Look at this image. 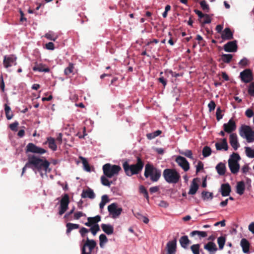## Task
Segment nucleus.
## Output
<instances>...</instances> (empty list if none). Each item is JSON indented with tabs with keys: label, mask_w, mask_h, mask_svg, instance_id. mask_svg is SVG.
<instances>
[{
	"label": "nucleus",
	"mask_w": 254,
	"mask_h": 254,
	"mask_svg": "<svg viewBox=\"0 0 254 254\" xmlns=\"http://www.w3.org/2000/svg\"><path fill=\"white\" fill-rule=\"evenodd\" d=\"M30 162L31 165V169L35 173L39 172L43 178L44 175H46L47 172L51 171L49 168L50 163L45 158H40L35 155H28Z\"/></svg>",
	"instance_id": "nucleus-1"
},
{
	"label": "nucleus",
	"mask_w": 254,
	"mask_h": 254,
	"mask_svg": "<svg viewBox=\"0 0 254 254\" xmlns=\"http://www.w3.org/2000/svg\"><path fill=\"white\" fill-rule=\"evenodd\" d=\"M143 166L144 163L139 157H137L136 164L129 165L127 161H125L123 164L126 174L129 177L139 173L142 171Z\"/></svg>",
	"instance_id": "nucleus-2"
},
{
	"label": "nucleus",
	"mask_w": 254,
	"mask_h": 254,
	"mask_svg": "<svg viewBox=\"0 0 254 254\" xmlns=\"http://www.w3.org/2000/svg\"><path fill=\"white\" fill-rule=\"evenodd\" d=\"M144 176L150 178L153 182H157L161 176V171L155 167L153 165L148 163L145 166Z\"/></svg>",
	"instance_id": "nucleus-3"
},
{
	"label": "nucleus",
	"mask_w": 254,
	"mask_h": 254,
	"mask_svg": "<svg viewBox=\"0 0 254 254\" xmlns=\"http://www.w3.org/2000/svg\"><path fill=\"white\" fill-rule=\"evenodd\" d=\"M163 177L165 181L169 184H176L180 180L181 176L174 169H165L163 172Z\"/></svg>",
	"instance_id": "nucleus-4"
},
{
	"label": "nucleus",
	"mask_w": 254,
	"mask_h": 254,
	"mask_svg": "<svg viewBox=\"0 0 254 254\" xmlns=\"http://www.w3.org/2000/svg\"><path fill=\"white\" fill-rule=\"evenodd\" d=\"M102 169L104 175L108 178H111L114 176H117L122 168L119 165L107 163L103 166Z\"/></svg>",
	"instance_id": "nucleus-5"
},
{
	"label": "nucleus",
	"mask_w": 254,
	"mask_h": 254,
	"mask_svg": "<svg viewBox=\"0 0 254 254\" xmlns=\"http://www.w3.org/2000/svg\"><path fill=\"white\" fill-rule=\"evenodd\" d=\"M241 157L237 153H233L228 160V166L232 174H236L240 170L239 161Z\"/></svg>",
	"instance_id": "nucleus-6"
},
{
	"label": "nucleus",
	"mask_w": 254,
	"mask_h": 254,
	"mask_svg": "<svg viewBox=\"0 0 254 254\" xmlns=\"http://www.w3.org/2000/svg\"><path fill=\"white\" fill-rule=\"evenodd\" d=\"M240 136L245 138L247 141L251 143L254 141V131L250 126L243 125L239 129Z\"/></svg>",
	"instance_id": "nucleus-7"
},
{
	"label": "nucleus",
	"mask_w": 254,
	"mask_h": 254,
	"mask_svg": "<svg viewBox=\"0 0 254 254\" xmlns=\"http://www.w3.org/2000/svg\"><path fill=\"white\" fill-rule=\"evenodd\" d=\"M96 246V243L94 240H90L87 237L85 243L81 248V254H91Z\"/></svg>",
	"instance_id": "nucleus-8"
},
{
	"label": "nucleus",
	"mask_w": 254,
	"mask_h": 254,
	"mask_svg": "<svg viewBox=\"0 0 254 254\" xmlns=\"http://www.w3.org/2000/svg\"><path fill=\"white\" fill-rule=\"evenodd\" d=\"M108 210L111 217L116 219L119 217L123 211L121 207H118L116 203H113L108 206Z\"/></svg>",
	"instance_id": "nucleus-9"
},
{
	"label": "nucleus",
	"mask_w": 254,
	"mask_h": 254,
	"mask_svg": "<svg viewBox=\"0 0 254 254\" xmlns=\"http://www.w3.org/2000/svg\"><path fill=\"white\" fill-rule=\"evenodd\" d=\"M25 152L28 153L29 152L35 154L42 155L47 152V150L43 148L36 146L33 143H29L26 146Z\"/></svg>",
	"instance_id": "nucleus-10"
},
{
	"label": "nucleus",
	"mask_w": 254,
	"mask_h": 254,
	"mask_svg": "<svg viewBox=\"0 0 254 254\" xmlns=\"http://www.w3.org/2000/svg\"><path fill=\"white\" fill-rule=\"evenodd\" d=\"M69 203V196L65 193L63 195L60 201V205L59 208V214L62 215L68 209Z\"/></svg>",
	"instance_id": "nucleus-11"
},
{
	"label": "nucleus",
	"mask_w": 254,
	"mask_h": 254,
	"mask_svg": "<svg viewBox=\"0 0 254 254\" xmlns=\"http://www.w3.org/2000/svg\"><path fill=\"white\" fill-rule=\"evenodd\" d=\"M16 59L17 58L14 55L5 56L3 61L4 67L7 68L13 65H16Z\"/></svg>",
	"instance_id": "nucleus-12"
},
{
	"label": "nucleus",
	"mask_w": 254,
	"mask_h": 254,
	"mask_svg": "<svg viewBox=\"0 0 254 254\" xmlns=\"http://www.w3.org/2000/svg\"><path fill=\"white\" fill-rule=\"evenodd\" d=\"M241 80L244 83L250 82L253 80L252 72L250 69H246L240 72Z\"/></svg>",
	"instance_id": "nucleus-13"
},
{
	"label": "nucleus",
	"mask_w": 254,
	"mask_h": 254,
	"mask_svg": "<svg viewBox=\"0 0 254 254\" xmlns=\"http://www.w3.org/2000/svg\"><path fill=\"white\" fill-rule=\"evenodd\" d=\"M175 161L184 171H188L190 169V164L185 157L178 156L176 157Z\"/></svg>",
	"instance_id": "nucleus-14"
},
{
	"label": "nucleus",
	"mask_w": 254,
	"mask_h": 254,
	"mask_svg": "<svg viewBox=\"0 0 254 254\" xmlns=\"http://www.w3.org/2000/svg\"><path fill=\"white\" fill-rule=\"evenodd\" d=\"M176 239L168 242L166 245V249L167 251V254H175L176 252Z\"/></svg>",
	"instance_id": "nucleus-15"
},
{
	"label": "nucleus",
	"mask_w": 254,
	"mask_h": 254,
	"mask_svg": "<svg viewBox=\"0 0 254 254\" xmlns=\"http://www.w3.org/2000/svg\"><path fill=\"white\" fill-rule=\"evenodd\" d=\"M224 130L227 133H231L236 129L235 122L232 119L229 120L228 122L223 125Z\"/></svg>",
	"instance_id": "nucleus-16"
},
{
	"label": "nucleus",
	"mask_w": 254,
	"mask_h": 254,
	"mask_svg": "<svg viewBox=\"0 0 254 254\" xmlns=\"http://www.w3.org/2000/svg\"><path fill=\"white\" fill-rule=\"evenodd\" d=\"M224 50L227 52H234L237 50L236 41H230L224 45Z\"/></svg>",
	"instance_id": "nucleus-17"
},
{
	"label": "nucleus",
	"mask_w": 254,
	"mask_h": 254,
	"mask_svg": "<svg viewBox=\"0 0 254 254\" xmlns=\"http://www.w3.org/2000/svg\"><path fill=\"white\" fill-rule=\"evenodd\" d=\"M229 142L231 146L235 150H237L240 147V144L238 142V136L236 133H231L229 136Z\"/></svg>",
	"instance_id": "nucleus-18"
},
{
	"label": "nucleus",
	"mask_w": 254,
	"mask_h": 254,
	"mask_svg": "<svg viewBox=\"0 0 254 254\" xmlns=\"http://www.w3.org/2000/svg\"><path fill=\"white\" fill-rule=\"evenodd\" d=\"M219 191L221 192V195L223 196H227L229 195L231 191L230 185L228 183L222 184L219 190Z\"/></svg>",
	"instance_id": "nucleus-19"
},
{
	"label": "nucleus",
	"mask_w": 254,
	"mask_h": 254,
	"mask_svg": "<svg viewBox=\"0 0 254 254\" xmlns=\"http://www.w3.org/2000/svg\"><path fill=\"white\" fill-rule=\"evenodd\" d=\"M81 196L82 198L94 199L95 197V194L91 189L88 188L87 189L82 190Z\"/></svg>",
	"instance_id": "nucleus-20"
},
{
	"label": "nucleus",
	"mask_w": 254,
	"mask_h": 254,
	"mask_svg": "<svg viewBox=\"0 0 254 254\" xmlns=\"http://www.w3.org/2000/svg\"><path fill=\"white\" fill-rule=\"evenodd\" d=\"M215 147L217 150H224L225 151H227L228 149L227 139L224 138L222 139L221 142H216L215 143Z\"/></svg>",
	"instance_id": "nucleus-21"
},
{
	"label": "nucleus",
	"mask_w": 254,
	"mask_h": 254,
	"mask_svg": "<svg viewBox=\"0 0 254 254\" xmlns=\"http://www.w3.org/2000/svg\"><path fill=\"white\" fill-rule=\"evenodd\" d=\"M204 249L208 251L210 254H214L217 251L216 244L212 242H209L204 246Z\"/></svg>",
	"instance_id": "nucleus-22"
},
{
	"label": "nucleus",
	"mask_w": 254,
	"mask_h": 254,
	"mask_svg": "<svg viewBox=\"0 0 254 254\" xmlns=\"http://www.w3.org/2000/svg\"><path fill=\"white\" fill-rule=\"evenodd\" d=\"M102 230L107 235H112L114 232V227L110 224H102L101 225Z\"/></svg>",
	"instance_id": "nucleus-23"
},
{
	"label": "nucleus",
	"mask_w": 254,
	"mask_h": 254,
	"mask_svg": "<svg viewBox=\"0 0 254 254\" xmlns=\"http://www.w3.org/2000/svg\"><path fill=\"white\" fill-rule=\"evenodd\" d=\"M233 33L229 28H225L221 35V38L224 40H230L233 39Z\"/></svg>",
	"instance_id": "nucleus-24"
},
{
	"label": "nucleus",
	"mask_w": 254,
	"mask_h": 254,
	"mask_svg": "<svg viewBox=\"0 0 254 254\" xmlns=\"http://www.w3.org/2000/svg\"><path fill=\"white\" fill-rule=\"evenodd\" d=\"M181 247L186 249L188 248L189 245L190 243V241L186 235L181 237L179 240Z\"/></svg>",
	"instance_id": "nucleus-25"
},
{
	"label": "nucleus",
	"mask_w": 254,
	"mask_h": 254,
	"mask_svg": "<svg viewBox=\"0 0 254 254\" xmlns=\"http://www.w3.org/2000/svg\"><path fill=\"white\" fill-rule=\"evenodd\" d=\"M236 192L239 195L244 194L245 190V184L244 181H240L237 183Z\"/></svg>",
	"instance_id": "nucleus-26"
},
{
	"label": "nucleus",
	"mask_w": 254,
	"mask_h": 254,
	"mask_svg": "<svg viewBox=\"0 0 254 254\" xmlns=\"http://www.w3.org/2000/svg\"><path fill=\"white\" fill-rule=\"evenodd\" d=\"M240 245L244 253H248L249 252L250 243L246 239L243 238L241 240Z\"/></svg>",
	"instance_id": "nucleus-27"
},
{
	"label": "nucleus",
	"mask_w": 254,
	"mask_h": 254,
	"mask_svg": "<svg viewBox=\"0 0 254 254\" xmlns=\"http://www.w3.org/2000/svg\"><path fill=\"white\" fill-rule=\"evenodd\" d=\"M46 143H48L49 147L53 151H56L57 150V146L55 140L53 137H48Z\"/></svg>",
	"instance_id": "nucleus-28"
},
{
	"label": "nucleus",
	"mask_w": 254,
	"mask_h": 254,
	"mask_svg": "<svg viewBox=\"0 0 254 254\" xmlns=\"http://www.w3.org/2000/svg\"><path fill=\"white\" fill-rule=\"evenodd\" d=\"M198 185L195 182V179H193L190 184V189L188 193L191 195L195 194L198 190Z\"/></svg>",
	"instance_id": "nucleus-29"
},
{
	"label": "nucleus",
	"mask_w": 254,
	"mask_h": 254,
	"mask_svg": "<svg viewBox=\"0 0 254 254\" xmlns=\"http://www.w3.org/2000/svg\"><path fill=\"white\" fill-rule=\"evenodd\" d=\"M216 170L219 175H224L226 171V166L225 164L222 162L218 163L216 166Z\"/></svg>",
	"instance_id": "nucleus-30"
},
{
	"label": "nucleus",
	"mask_w": 254,
	"mask_h": 254,
	"mask_svg": "<svg viewBox=\"0 0 254 254\" xmlns=\"http://www.w3.org/2000/svg\"><path fill=\"white\" fill-rule=\"evenodd\" d=\"M195 235H197L199 239H201L202 238H205L207 236V233L205 231H193L190 233V236L191 237H193Z\"/></svg>",
	"instance_id": "nucleus-31"
},
{
	"label": "nucleus",
	"mask_w": 254,
	"mask_h": 254,
	"mask_svg": "<svg viewBox=\"0 0 254 254\" xmlns=\"http://www.w3.org/2000/svg\"><path fill=\"white\" fill-rule=\"evenodd\" d=\"M134 216L138 220L142 221L144 223L147 224L149 222V219L146 216H143L140 212H136L134 213Z\"/></svg>",
	"instance_id": "nucleus-32"
},
{
	"label": "nucleus",
	"mask_w": 254,
	"mask_h": 254,
	"mask_svg": "<svg viewBox=\"0 0 254 254\" xmlns=\"http://www.w3.org/2000/svg\"><path fill=\"white\" fill-rule=\"evenodd\" d=\"M99 245L101 248H104L105 245L108 242V239L106 236L102 234L99 236Z\"/></svg>",
	"instance_id": "nucleus-33"
},
{
	"label": "nucleus",
	"mask_w": 254,
	"mask_h": 254,
	"mask_svg": "<svg viewBox=\"0 0 254 254\" xmlns=\"http://www.w3.org/2000/svg\"><path fill=\"white\" fill-rule=\"evenodd\" d=\"M66 233H69L71 230L73 229H78L79 227V225L77 224H73L71 223H67L66 225Z\"/></svg>",
	"instance_id": "nucleus-34"
},
{
	"label": "nucleus",
	"mask_w": 254,
	"mask_h": 254,
	"mask_svg": "<svg viewBox=\"0 0 254 254\" xmlns=\"http://www.w3.org/2000/svg\"><path fill=\"white\" fill-rule=\"evenodd\" d=\"M201 196L204 200H211L213 198V193L206 191H203L201 193Z\"/></svg>",
	"instance_id": "nucleus-35"
},
{
	"label": "nucleus",
	"mask_w": 254,
	"mask_h": 254,
	"mask_svg": "<svg viewBox=\"0 0 254 254\" xmlns=\"http://www.w3.org/2000/svg\"><path fill=\"white\" fill-rule=\"evenodd\" d=\"M212 152L211 149L208 146H204L202 151V153L204 157H207L209 156Z\"/></svg>",
	"instance_id": "nucleus-36"
},
{
	"label": "nucleus",
	"mask_w": 254,
	"mask_h": 254,
	"mask_svg": "<svg viewBox=\"0 0 254 254\" xmlns=\"http://www.w3.org/2000/svg\"><path fill=\"white\" fill-rule=\"evenodd\" d=\"M162 131L160 130H156L153 132L149 133L146 134V137L148 139H152L158 136L161 133Z\"/></svg>",
	"instance_id": "nucleus-37"
},
{
	"label": "nucleus",
	"mask_w": 254,
	"mask_h": 254,
	"mask_svg": "<svg viewBox=\"0 0 254 254\" xmlns=\"http://www.w3.org/2000/svg\"><path fill=\"white\" fill-rule=\"evenodd\" d=\"M33 70L34 71H38L39 72H49L50 71V69L48 67L44 68L42 65H40L38 66H35L33 67Z\"/></svg>",
	"instance_id": "nucleus-38"
},
{
	"label": "nucleus",
	"mask_w": 254,
	"mask_h": 254,
	"mask_svg": "<svg viewBox=\"0 0 254 254\" xmlns=\"http://www.w3.org/2000/svg\"><path fill=\"white\" fill-rule=\"evenodd\" d=\"M4 111L7 119L10 120L13 117V114L10 113L11 109L7 104L4 105Z\"/></svg>",
	"instance_id": "nucleus-39"
},
{
	"label": "nucleus",
	"mask_w": 254,
	"mask_h": 254,
	"mask_svg": "<svg viewBox=\"0 0 254 254\" xmlns=\"http://www.w3.org/2000/svg\"><path fill=\"white\" fill-rule=\"evenodd\" d=\"M108 177H107L104 175L102 176L101 177V182L103 185L105 186L110 187L112 183V181H109L108 179Z\"/></svg>",
	"instance_id": "nucleus-40"
},
{
	"label": "nucleus",
	"mask_w": 254,
	"mask_h": 254,
	"mask_svg": "<svg viewBox=\"0 0 254 254\" xmlns=\"http://www.w3.org/2000/svg\"><path fill=\"white\" fill-rule=\"evenodd\" d=\"M45 37L49 40L56 41L58 38V36L55 35L53 32L49 31L45 34Z\"/></svg>",
	"instance_id": "nucleus-41"
},
{
	"label": "nucleus",
	"mask_w": 254,
	"mask_h": 254,
	"mask_svg": "<svg viewBox=\"0 0 254 254\" xmlns=\"http://www.w3.org/2000/svg\"><path fill=\"white\" fill-rule=\"evenodd\" d=\"M180 153L192 160L194 159L192 151L190 150L187 149L185 151H180Z\"/></svg>",
	"instance_id": "nucleus-42"
},
{
	"label": "nucleus",
	"mask_w": 254,
	"mask_h": 254,
	"mask_svg": "<svg viewBox=\"0 0 254 254\" xmlns=\"http://www.w3.org/2000/svg\"><path fill=\"white\" fill-rule=\"evenodd\" d=\"M245 148L247 156L250 158H254V150L250 147H245Z\"/></svg>",
	"instance_id": "nucleus-43"
},
{
	"label": "nucleus",
	"mask_w": 254,
	"mask_h": 254,
	"mask_svg": "<svg viewBox=\"0 0 254 254\" xmlns=\"http://www.w3.org/2000/svg\"><path fill=\"white\" fill-rule=\"evenodd\" d=\"M226 239L223 236H221L218 238L217 243L219 245V248L220 250L223 249L224 246L225 244Z\"/></svg>",
	"instance_id": "nucleus-44"
},
{
	"label": "nucleus",
	"mask_w": 254,
	"mask_h": 254,
	"mask_svg": "<svg viewBox=\"0 0 254 254\" xmlns=\"http://www.w3.org/2000/svg\"><path fill=\"white\" fill-rule=\"evenodd\" d=\"M233 56L231 54H223L221 60L225 63H229L232 59Z\"/></svg>",
	"instance_id": "nucleus-45"
},
{
	"label": "nucleus",
	"mask_w": 254,
	"mask_h": 254,
	"mask_svg": "<svg viewBox=\"0 0 254 254\" xmlns=\"http://www.w3.org/2000/svg\"><path fill=\"white\" fill-rule=\"evenodd\" d=\"M87 220L91 221V223L93 225L97 224V223L100 221L101 217L99 215H96L95 217H88Z\"/></svg>",
	"instance_id": "nucleus-46"
},
{
	"label": "nucleus",
	"mask_w": 254,
	"mask_h": 254,
	"mask_svg": "<svg viewBox=\"0 0 254 254\" xmlns=\"http://www.w3.org/2000/svg\"><path fill=\"white\" fill-rule=\"evenodd\" d=\"M80 158L82 160V162L84 167V169L87 172H90V167L87 160L83 157H80Z\"/></svg>",
	"instance_id": "nucleus-47"
},
{
	"label": "nucleus",
	"mask_w": 254,
	"mask_h": 254,
	"mask_svg": "<svg viewBox=\"0 0 254 254\" xmlns=\"http://www.w3.org/2000/svg\"><path fill=\"white\" fill-rule=\"evenodd\" d=\"M250 64V61L249 60L244 57L239 62V65L240 66L242 67H245L247 66H248Z\"/></svg>",
	"instance_id": "nucleus-48"
},
{
	"label": "nucleus",
	"mask_w": 254,
	"mask_h": 254,
	"mask_svg": "<svg viewBox=\"0 0 254 254\" xmlns=\"http://www.w3.org/2000/svg\"><path fill=\"white\" fill-rule=\"evenodd\" d=\"M74 65L73 64L69 63L68 66L64 69V73L66 75H68L73 72Z\"/></svg>",
	"instance_id": "nucleus-49"
},
{
	"label": "nucleus",
	"mask_w": 254,
	"mask_h": 254,
	"mask_svg": "<svg viewBox=\"0 0 254 254\" xmlns=\"http://www.w3.org/2000/svg\"><path fill=\"white\" fill-rule=\"evenodd\" d=\"M90 231L93 236H95L97 233L100 231V227L98 224H94L90 228Z\"/></svg>",
	"instance_id": "nucleus-50"
},
{
	"label": "nucleus",
	"mask_w": 254,
	"mask_h": 254,
	"mask_svg": "<svg viewBox=\"0 0 254 254\" xmlns=\"http://www.w3.org/2000/svg\"><path fill=\"white\" fill-rule=\"evenodd\" d=\"M139 192L142 193L144 196L147 200H149V195L147 190L143 186H140L139 188Z\"/></svg>",
	"instance_id": "nucleus-51"
},
{
	"label": "nucleus",
	"mask_w": 254,
	"mask_h": 254,
	"mask_svg": "<svg viewBox=\"0 0 254 254\" xmlns=\"http://www.w3.org/2000/svg\"><path fill=\"white\" fill-rule=\"evenodd\" d=\"M199 244H194L190 247V249L193 254H199Z\"/></svg>",
	"instance_id": "nucleus-52"
},
{
	"label": "nucleus",
	"mask_w": 254,
	"mask_h": 254,
	"mask_svg": "<svg viewBox=\"0 0 254 254\" xmlns=\"http://www.w3.org/2000/svg\"><path fill=\"white\" fill-rule=\"evenodd\" d=\"M203 18H204V19L203 20H199V22L201 23V25L202 26L205 24H208L211 23V18L209 17V15L205 14V15Z\"/></svg>",
	"instance_id": "nucleus-53"
},
{
	"label": "nucleus",
	"mask_w": 254,
	"mask_h": 254,
	"mask_svg": "<svg viewBox=\"0 0 254 254\" xmlns=\"http://www.w3.org/2000/svg\"><path fill=\"white\" fill-rule=\"evenodd\" d=\"M200 5L202 9L206 11V12H208L209 10V7L208 4L206 3V1L204 0H201L200 2Z\"/></svg>",
	"instance_id": "nucleus-54"
},
{
	"label": "nucleus",
	"mask_w": 254,
	"mask_h": 254,
	"mask_svg": "<svg viewBox=\"0 0 254 254\" xmlns=\"http://www.w3.org/2000/svg\"><path fill=\"white\" fill-rule=\"evenodd\" d=\"M248 91L251 96H254V81L250 84Z\"/></svg>",
	"instance_id": "nucleus-55"
},
{
	"label": "nucleus",
	"mask_w": 254,
	"mask_h": 254,
	"mask_svg": "<svg viewBox=\"0 0 254 254\" xmlns=\"http://www.w3.org/2000/svg\"><path fill=\"white\" fill-rule=\"evenodd\" d=\"M222 111L220 108H218L216 110V116L218 121L222 119L223 115L221 114Z\"/></svg>",
	"instance_id": "nucleus-56"
},
{
	"label": "nucleus",
	"mask_w": 254,
	"mask_h": 254,
	"mask_svg": "<svg viewBox=\"0 0 254 254\" xmlns=\"http://www.w3.org/2000/svg\"><path fill=\"white\" fill-rule=\"evenodd\" d=\"M27 157H28V162L26 163V164L25 165V166H24V167L22 169V174H21L22 175H23V174L25 172L26 169L27 168H31V163L30 162V160H29V158L28 155H27Z\"/></svg>",
	"instance_id": "nucleus-57"
},
{
	"label": "nucleus",
	"mask_w": 254,
	"mask_h": 254,
	"mask_svg": "<svg viewBox=\"0 0 254 254\" xmlns=\"http://www.w3.org/2000/svg\"><path fill=\"white\" fill-rule=\"evenodd\" d=\"M89 232V230L85 227H82L80 230L79 233L82 237H84L85 235Z\"/></svg>",
	"instance_id": "nucleus-58"
},
{
	"label": "nucleus",
	"mask_w": 254,
	"mask_h": 254,
	"mask_svg": "<svg viewBox=\"0 0 254 254\" xmlns=\"http://www.w3.org/2000/svg\"><path fill=\"white\" fill-rule=\"evenodd\" d=\"M82 216H86V214L80 211H78L74 214V218L75 219L78 220Z\"/></svg>",
	"instance_id": "nucleus-59"
},
{
	"label": "nucleus",
	"mask_w": 254,
	"mask_h": 254,
	"mask_svg": "<svg viewBox=\"0 0 254 254\" xmlns=\"http://www.w3.org/2000/svg\"><path fill=\"white\" fill-rule=\"evenodd\" d=\"M215 107L216 105L215 102L213 101H211L208 105L209 112L213 111L215 109Z\"/></svg>",
	"instance_id": "nucleus-60"
},
{
	"label": "nucleus",
	"mask_w": 254,
	"mask_h": 254,
	"mask_svg": "<svg viewBox=\"0 0 254 254\" xmlns=\"http://www.w3.org/2000/svg\"><path fill=\"white\" fill-rule=\"evenodd\" d=\"M104 198H107V194H104L102 196L101 201L99 204L100 209H103L106 204V202L104 201Z\"/></svg>",
	"instance_id": "nucleus-61"
},
{
	"label": "nucleus",
	"mask_w": 254,
	"mask_h": 254,
	"mask_svg": "<svg viewBox=\"0 0 254 254\" xmlns=\"http://www.w3.org/2000/svg\"><path fill=\"white\" fill-rule=\"evenodd\" d=\"M18 126V123L17 122H15L12 124H10L9 126V127L11 130L13 131H16L17 129V127Z\"/></svg>",
	"instance_id": "nucleus-62"
},
{
	"label": "nucleus",
	"mask_w": 254,
	"mask_h": 254,
	"mask_svg": "<svg viewBox=\"0 0 254 254\" xmlns=\"http://www.w3.org/2000/svg\"><path fill=\"white\" fill-rule=\"evenodd\" d=\"M246 116L248 118H251L254 116V112L252 109L249 108L245 112Z\"/></svg>",
	"instance_id": "nucleus-63"
},
{
	"label": "nucleus",
	"mask_w": 254,
	"mask_h": 254,
	"mask_svg": "<svg viewBox=\"0 0 254 254\" xmlns=\"http://www.w3.org/2000/svg\"><path fill=\"white\" fill-rule=\"evenodd\" d=\"M194 12L196 14L199 18V20H201V18H203L205 15V14H203L201 11L197 9H194Z\"/></svg>",
	"instance_id": "nucleus-64"
}]
</instances>
